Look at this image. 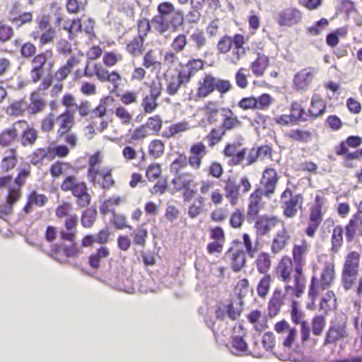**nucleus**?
I'll list each match as a JSON object with an SVG mask.
<instances>
[{
    "instance_id": "5701e85b",
    "label": "nucleus",
    "mask_w": 362,
    "mask_h": 362,
    "mask_svg": "<svg viewBox=\"0 0 362 362\" xmlns=\"http://www.w3.org/2000/svg\"><path fill=\"white\" fill-rule=\"evenodd\" d=\"M324 100L317 95H315L311 101V107L308 111L309 117L316 118L323 115L325 111Z\"/></svg>"
},
{
    "instance_id": "aec40b11",
    "label": "nucleus",
    "mask_w": 362,
    "mask_h": 362,
    "mask_svg": "<svg viewBox=\"0 0 362 362\" xmlns=\"http://www.w3.org/2000/svg\"><path fill=\"white\" fill-rule=\"evenodd\" d=\"M30 37L34 40H39V45L41 46L52 43L57 37V32L52 28L49 30L40 33V31H33Z\"/></svg>"
},
{
    "instance_id": "37998d69",
    "label": "nucleus",
    "mask_w": 362,
    "mask_h": 362,
    "mask_svg": "<svg viewBox=\"0 0 362 362\" xmlns=\"http://www.w3.org/2000/svg\"><path fill=\"white\" fill-rule=\"evenodd\" d=\"M259 209L260 202H259L257 199L252 201L250 200L248 210L246 216V218L248 222L251 223L258 218L257 215L259 214Z\"/></svg>"
},
{
    "instance_id": "a18cd8bd",
    "label": "nucleus",
    "mask_w": 362,
    "mask_h": 362,
    "mask_svg": "<svg viewBox=\"0 0 362 362\" xmlns=\"http://www.w3.org/2000/svg\"><path fill=\"white\" fill-rule=\"evenodd\" d=\"M69 153V149L65 145H59L57 146L49 147L50 160L53 159L56 156L59 158H64L68 156Z\"/></svg>"
},
{
    "instance_id": "680f3d73",
    "label": "nucleus",
    "mask_w": 362,
    "mask_h": 362,
    "mask_svg": "<svg viewBox=\"0 0 362 362\" xmlns=\"http://www.w3.org/2000/svg\"><path fill=\"white\" fill-rule=\"evenodd\" d=\"M188 129H189V125L186 122L172 124L169 127L170 136H175L176 134L186 132Z\"/></svg>"
},
{
    "instance_id": "864d4df0",
    "label": "nucleus",
    "mask_w": 362,
    "mask_h": 362,
    "mask_svg": "<svg viewBox=\"0 0 362 362\" xmlns=\"http://www.w3.org/2000/svg\"><path fill=\"white\" fill-rule=\"evenodd\" d=\"M231 87L232 86L229 81L216 78L214 90H216L221 95L228 92Z\"/></svg>"
},
{
    "instance_id": "6e6d98bb",
    "label": "nucleus",
    "mask_w": 362,
    "mask_h": 362,
    "mask_svg": "<svg viewBox=\"0 0 362 362\" xmlns=\"http://www.w3.org/2000/svg\"><path fill=\"white\" fill-rule=\"evenodd\" d=\"M16 161L17 159L15 155V151L12 149L10 151V155L3 159L1 166L4 170H9L15 167Z\"/></svg>"
},
{
    "instance_id": "052dcab7",
    "label": "nucleus",
    "mask_w": 362,
    "mask_h": 362,
    "mask_svg": "<svg viewBox=\"0 0 362 362\" xmlns=\"http://www.w3.org/2000/svg\"><path fill=\"white\" fill-rule=\"evenodd\" d=\"M245 54V48L233 47L230 54L228 56V60L233 64H238L242 57Z\"/></svg>"
},
{
    "instance_id": "b1692460",
    "label": "nucleus",
    "mask_w": 362,
    "mask_h": 362,
    "mask_svg": "<svg viewBox=\"0 0 362 362\" xmlns=\"http://www.w3.org/2000/svg\"><path fill=\"white\" fill-rule=\"evenodd\" d=\"M290 239V235L288 232L283 228L281 230H279L276 237L274 238L272 245V250L274 253H278L286 246L287 241Z\"/></svg>"
},
{
    "instance_id": "4be33fe9",
    "label": "nucleus",
    "mask_w": 362,
    "mask_h": 362,
    "mask_svg": "<svg viewBox=\"0 0 362 362\" xmlns=\"http://www.w3.org/2000/svg\"><path fill=\"white\" fill-rule=\"evenodd\" d=\"M239 192L240 185L237 184L235 181L228 179L226 182L225 193L226 198L233 206H235L238 202Z\"/></svg>"
},
{
    "instance_id": "0e129e2a",
    "label": "nucleus",
    "mask_w": 362,
    "mask_h": 362,
    "mask_svg": "<svg viewBox=\"0 0 362 362\" xmlns=\"http://www.w3.org/2000/svg\"><path fill=\"white\" fill-rule=\"evenodd\" d=\"M7 115L11 116H19L23 112V103L16 101L9 105L6 110Z\"/></svg>"
},
{
    "instance_id": "e2e57ef3",
    "label": "nucleus",
    "mask_w": 362,
    "mask_h": 362,
    "mask_svg": "<svg viewBox=\"0 0 362 362\" xmlns=\"http://www.w3.org/2000/svg\"><path fill=\"white\" fill-rule=\"evenodd\" d=\"M242 137L240 136L237 142L228 144L223 150V154L227 157L233 158L234 156L236 154L238 147L242 146Z\"/></svg>"
},
{
    "instance_id": "ddd939ff",
    "label": "nucleus",
    "mask_w": 362,
    "mask_h": 362,
    "mask_svg": "<svg viewBox=\"0 0 362 362\" xmlns=\"http://www.w3.org/2000/svg\"><path fill=\"white\" fill-rule=\"evenodd\" d=\"M57 123L59 124V129L57 132L59 137H63L69 133L74 124V117L69 110L59 115L56 119Z\"/></svg>"
},
{
    "instance_id": "412c9836",
    "label": "nucleus",
    "mask_w": 362,
    "mask_h": 362,
    "mask_svg": "<svg viewBox=\"0 0 362 362\" xmlns=\"http://www.w3.org/2000/svg\"><path fill=\"white\" fill-rule=\"evenodd\" d=\"M360 259L361 255L358 252H350L345 258L342 270L359 273Z\"/></svg>"
},
{
    "instance_id": "8fccbe9b",
    "label": "nucleus",
    "mask_w": 362,
    "mask_h": 362,
    "mask_svg": "<svg viewBox=\"0 0 362 362\" xmlns=\"http://www.w3.org/2000/svg\"><path fill=\"white\" fill-rule=\"evenodd\" d=\"M271 281L269 275H265L259 281L257 286V293L260 297H264L269 291Z\"/></svg>"
},
{
    "instance_id": "cd10ccee",
    "label": "nucleus",
    "mask_w": 362,
    "mask_h": 362,
    "mask_svg": "<svg viewBox=\"0 0 362 362\" xmlns=\"http://www.w3.org/2000/svg\"><path fill=\"white\" fill-rule=\"evenodd\" d=\"M268 62L269 59L267 57H266L264 54H259L255 62H252L251 65L252 73L256 76H262L264 73V70L268 66Z\"/></svg>"
},
{
    "instance_id": "774afa93",
    "label": "nucleus",
    "mask_w": 362,
    "mask_h": 362,
    "mask_svg": "<svg viewBox=\"0 0 362 362\" xmlns=\"http://www.w3.org/2000/svg\"><path fill=\"white\" fill-rule=\"evenodd\" d=\"M30 202L38 206H43L48 201L47 197L44 194H39L33 192L28 197Z\"/></svg>"
},
{
    "instance_id": "7ed1b4c3",
    "label": "nucleus",
    "mask_w": 362,
    "mask_h": 362,
    "mask_svg": "<svg viewBox=\"0 0 362 362\" xmlns=\"http://www.w3.org/2000/svg\"><path fill=\"white\" fill-rule=\"evenodd\" d=\"M334 265L331 263L326 264L321 274L320 281L318 285L315 284V277L312 278L309 296L313 300L315 299L320 295L321 291L327 290L331 286L334 282Z\"/></svg>"
},
{
    "instance_id": "49530a36",
    "label": "nucleus",
    "mask_w": 362,
    "mask_h": 362,
    "mask_svg": "<svg viewBox=\"0 0 362 362\" xmlns=\"http://www.w3.org/2000/svg\"><path fill=\"white\" fill-rule=\"evenodd\" d=\"M45 158L50 160L49 148L47 150L45 148H37L30 155V162L34 165H37Z\"/></svg>"
},
{
    "instance_id": "79ce46f5",
    "label": "nucleus",
    "mask_w": 362,
    "mask_h": 362,
    "mask_svg": "<svg viewBox=\"0 0 362 362\" xmlns=\"http://www.w3.org/2000/svg\"><path fill=\"white\" fill-rule=\"evenodd\" d=\"M185 78L181 76V74L179 73L178 76L176 78H173L169 83L167 87V92L170 95H175L182 85H185L188 81H185Z\"/></svg>"
},
{
    "instance_id": "f8f14e48",
    "label": "nucleus",
    "mask_w": 362,
    "mask_h": 362,
    "mask_svg": "<svg viewBox=\"0 0 362 362\" xmlns=\"http://www.w3.org/2000/svg\"><path fill=\"white\" fill-rule=\"evenodd\" d=\"M278 222L279 220L276 216L266 215L259 216L255 223L257 234L260 236L267 234Z\"/></svg>"
},
{
    "instance_id": "39448f33",
    "label": "nucleus",
    "mask_w": 362,
    "mask_h": 362,
    "mask_svg": "<svg viewBox=\"0 0 362 362\" xmlns=\"http://www.w3.org/2000/svg\"><path fill=\"white\" fill-rule=\"evenodd\" d=\"M207 148L202 142H197L192 144L189 148V156L188 163L189 166L197 170L201 168L202 159L207 154Z\"/></svg>"
},
{
    "instance_id": "3c124183",
    "label": "nucleus",
    "mask_w": 362,
    "mask_h": 362,
    "mask_svg": "<svg viewBox=\"0 0 362 362\" xmlns=\"http://www.w3.org/2000/svg\"><path fill=\"white\" fill-rule=\"evenodd\" d=\"M233 45L232 37L225 36L217 44V49L221 54H226L231 49Z\"/></svg>"
},
{
    "instance_id": "603ef678",
    "label": "nucleus",
    "mask_w": 362,
    "mask_h": 362,
    "mask_svg": "<svg viewBox=\"0 0 362 362\" xmlns=\"http://www.w3.org/2000/svg\"><path fill=\"white\" fill-rule=\"evenodd\" d=\"M144 126H146V129L148 128L157 133L162 127V119L158 115L150 117Z\"/></svg>"
},
{
    "instance_id": "c85d7f7f",
    "label": "nucleus",
    "mask_w": 362,
    "mask_h": 362,
    "mask_svg": "<svg viewBox=\"0 0 362 362\" xmlns=\"http://www.w3.org/2000/svg\"><path fill=\"white\" fill-rule=\"evenodd\" d=\"M99 162V153H95L93 156H90L88 160V164L90 165V168L88 172V177L90 181L93 184V185H96V184H100V180H98V175L99 174V170L95 168L96 165Z\"/></svg>"
},
{
    "instance_id": "473e14b6",
    "label": "nucleus",
    "mask_w": 362,
    "mask_h": 362,
    "mask_svg": "<svg viewBox=\"0 0 362 362\" xmlns=\"http://www.w3.org/2000/svg\"><path fill=\"white\" fill-rule=\"evenodd\" d=\"M231 267L234 272H238L242 269L245 264V255L241 250L233 252L231 257Z\"/></svg>"
},
{
    "instance_id": "7c9ffc66",
    "label": "nucleus",
    "mask_w": 362,
    "mask_h": 362,
    "mask_svg": "<svg viewBox=\"0 0 362 362\" xmlns=\"http://www.w3.org/2000/svg\"><path fill=\"white\" fill-rule=\"evenodd\" d=\"M291 116L296 122L308 121L309 117L308 112H306L301 105L297 102L292 103Z\"/></svg>"
},
{
    "instance_id": "e433bc0d",
    "label": "nucleus",
    "mask_w": 362,
    "mask_h": 362,
    "mask_svg": "<svg viewBox=\"0 0 362 362\" xmlns=\"http://www.w3.org/2000/svg\"><path fill=\"white\" fill-rule=\"evenodd\" d=\"M287 136L295 141L305 143L310 141L313 138L312 132L302 129L291 130Z\"/></svg>"
},
{
    "instance_id": "4d7b16f0",
    "label": "nucleus",
    "mask_w": 362,
    "mask_h": 362,
    "mask_svg": "<svg viewBox=\"0 0 362 362\" xmlns=\"http://www.w3.org/2000/svg\"><path fill=\"white\" fill-rule=\"evenodd\" d=\"M112 222L117 229L132 228L131 226L127 224V218L122 214H114Z\"/></svg>"
},
{
    "instance_id": "09e8293b",
    "label": "nucleus",
    "mask_w": 362,
    "mask_h": 362,
    "mask_svg": "<svg viewBox=\"0 0 362 362\" xmlns=\"http://www.w3.org/2000/svg\"><path fill=\"white\" fill-rule=\"evenodd\" d=\"M96 211L95 210L87 209L82 215L81 223L86 228H90L95 219Z\"/></svg>"
},
{
    "instance_id": "f3484780",
    "label": "nucleus",
    "mask_w": 362,
    "mask_h": 362,
    "mask_svg": "<svg viewBox=\"0 0 362 362\" xmlns=\"http://www.w3.org/2000/svg\"><path fill=\"white\" fill-rule=\"evenodd\" d=\"M46 107L44 98L38 91L33 92L30 95V103L28 106V112L30 115H36L42 112Z\"/></svg>"
},
{
    "instance_id": "9b49d317",
    "label": "nucleus",
    "mask_w": 362,
    "mask_h": 362,
    "mask_svg": "<svg viewBox=\"0 0 362 362\" xmlns=\"http://www.w3.org/2000/svg\"><path fill=\"white\" fill-rule=\"evenodd\" d=\"M358 284L357 293H362V276L359 277V273L342 270L341 284L345 290L351 289L356 284Z\"/></svg>"
},
{
    "instance_id": "393cba45",
    "label": "nucleus",
    "mask_w": 362,
    "mask_h": 362,
    "mask_svg": "<svg viewBox=\"0 0 362 362\" xmlns=\"http://www.w3.org/2000/svg\"><path fill=\"white\" fill-rule=\"evenodd\" d=\"M18 127H16V122L10 128L4 129L0 134V145L7 146L11 145L18 137Z\"/></svg>"
},
{
    "instance_id": "a211bd4d",
    "label": "nucleus",
    "mask_w": 362,
    "mask_h": 362,
    "mask_svg": "<svg viewBox=\"0 0 362 362\" xmlns=\"http://www.w3.org/2000/svg\"><path fill=\"white\" fill-rule=\"evenodd\" d=\"M204 66V62L201 59H192L188 62L180 74L181 76L185 78V81H189L191 78L199 70L202 69Z\"/></svg>"
},
{
    "instance_id": "4468645a",
    "label": "nucleus",
    "mask_w": 362,
    "mask_h": 362,
    "mask_svg": "<svg viewBox=\"0 0 362 362\" xmlns=\"http://www.w3.org/2000/svg\"><path fill=\"white\" fill-rule=\"evenodd\" d=\"M347 336L348 333L345 325H334L329 328L325 340V344H334Z\"/></svg>"
},
{
    "instance_id": "c756f323",
    "label": "nucleus",
    "mask_w": 362,
    "mask_h": 362,
    "mask_svg": "<svg viewBox=\"0 0 362 362\" xmlns=\"http://www.w3.org/2000/svg\"><path fill=\"white\" fill-rule=\"evenodd\" d=\"M344 228L341 226H337L334 228L332 235V251L337 253L343 244Z\"/></svg>"
},
{
    "instance_id": "72a5a7b5",
    "label": "nucleus",
    "mask_w": 362,
    "mask_h": 362,
    "mask_svg": "<svg viewBox=\"0 0 362 362\" xmlns=\"http://www.w3.org/2000/svg\"><path fill=\"white\" fill-rule=\"evenodd\" d=\"M110 255V251L107 247H100L95 254L89 257V264L93 269H98L100 267V260L107 257Z\"/></svg>"
},
{
    "instance_id": "6e6552de",
    "label": "nucleus",
    "mask_w": 362,
    "mask_h": 362,
    "mask_svg": "<svg viewBox=\"0 0 362 362\" xmlns=\"http://www.w3.org/2000/svg\"><path fill=\"white\" fill-rule=\"evenodd\" d=\"M317 74V70L309 67L298 72L293 79V83L296 89L305 90L308 88L313 78Z\"/></svg>"
},
{
    "instance_id": "423d86ee",
    "label": "nucleus",
    "mask_w": 362,
    "mask_h": 362,
    "mask_svg": "<svg viewBox=\"0 0 362 362\" xmlns=\"http://www.w3.org/2000/svg\"><path fill=\"white\" fill-rule=\"evenodd\" d=\"M293 267V263L290 257H283L276 268V276L286 284V286L287 285L293 286V276H291Z\"/></svg>"
},
{
    "instance_id": "bf43d9fd",
    "label": "nucleus",
    "mask_w": 362,
    "mask_h": 362,
    "mask_svg": "<svg viewBox=\"0 0 362 362\" xmlns=\"http://www.w3.org/2000/svg\"><path fill=\"white\" fill-rule=\"evenodd\" d=\"M187 36L184 34L177 35L172 43L173 49L177 52H182L187 45Z\"/></svg>"
},
{
    "instance_id": "69168bd1",
    "label": "nucleus",
    "mask_w": 362,
    "mask_h": 362,
    "mask_svg": "<svg viewBox=\"0 0 362 362\" xmlns=\"http://www.w3.org/2000/svg\"><path fill=\"white\" fill-rule=\"evenodd\" d=\"M328 21L326 18H322L317 21L314 25L310 27L308 30L313 35H318L322 30L328 25Z\"/></svg>"
},
{
    "instance_id": "ea45409f",
    "label": "nucleus",
    "mask_w": 362,
    "mask_h": 362,
    "mask_svg": "<svg viewBox=\"0 0 362 362\" xmlns=\"http://www.w3.org/2000/svg\"><path fill=\"white\" fill-rule=\"evenodd\" d=\"M232 349L231 352L233 354L240 356L247 351V344L242 337L234 336L232 339Z\"/></svg>"
},
{
    "instance_id": "5fc2aeb1",
    "label": "nucleus",
    "mask_w": 362,
    "mask_h": 362,
    "mask_svg": "<svg viewBox=\"0 0 362 362\" xmlns=\"http://www.w3.org/2000/svg\"><path fill=\"white\" fill-rule=\"evenodd\" d=\"M325 321L323 316L319 315L314 317L312 326L313 333L316 336L320 335L325 327Z\"/></svg>"
},
{
    "instance_id": "58836bf2",
    "label": "nucleus",
    "mask_w": 362,
    "mask_h": 362,
    "mask_svg": "<svg viewBox=\"0 0 362 362\" xmlns=\"http://www.w3.org/2000/svg\"><path fill=\"white\" fill-rule=\"evenodd\" d=\"M257 270L261 274H266L271 267V259L269 254L261 252L256 260Z\"/></svg>"
},
{
    "instance_id": "2eb2a0df",
    "label": "nucleus",
    "mask_w": 362,
    "mask_h": 362,
    "mask_svg": "<svg viewBox=\"0 0 362 362\" xmlns=\"http://www.w3.org/2000/svg\"><path fill=\"white\" fill-rule=\"evenodd\" d=\"M221 115L223 117V122L221 127H223L226 132L228 130H233L242 126V122L236 116H234V114L230 109H223Z\"/></svg>"
},
{
    "instance_id": "13d9d810",
    "label": "nucleus",
    "mask_w": 362,
    "mask_h": 362,
    "mask_svg": "<svg viewBox=\"0 0 362 362\" xmlns=\"http://www.w3.org/2000/svg\"><path fill=\"white\" fill-rule=\"evenodd\" d=\"M191 41L197 49L202 48L206 42V37L202 32L196 31L190 35Z\"/></svg>"
},
{
    "instance_id": "6ab92c4d",
    "label": "nucleus",
    "mask_w": 362,
    "mask_h": 362,
    "mask_svg": "<svg viewBox=\"0 0 362 362\" xmlns=\"http://www.w3.org/2000/svg\"><path fill=\"white\" fill-rule=\"evenodd\" d=\"M76 199V204L80 208L88 207L91 202V196L88 192L87 185L84 183L72 194Z\"/></svg>"
},
{
    "instance_id": "20e7f679",
    "label": "nucleus",
    "mask_w": 362,
    "mask_h": 362,
    "mask_svg": "<svg viewBox=\"0 0 362 362\" xmlns=\"http://www.w3.org/2000/svg\"><path fill=\"white\" fill-rule=\"evenodd\" d=\"M303 197L301 194H293L292 191L287 188L281 195L280 203L284 209V214L288 218H293L298 209L301 208Z\"/></svg>"
},
{
    "instance_id": "338daca9",
    "label": "nucleus",
    "mask_w": 362,
    "mask_h": 362,
    "mask_svg": "<svg viewBox=\"0 0 362 362\" xmlns=\"http://www.w3.org/2000/svg\"><path fill=\"white\" fill-rule=\"evenodd\" d=\"M36 23L37 24L38 30L37 31H40V33L49 30V29H52V26L49 23V18L47 16L44 15L41 17H39L36 19Z\"/></svg>"
},
{
    "instance_id": "a19ab883",
    "label": "nucleus",
    "mask_w": 362,
    "mask_h": 362,
    "mask_svg": "<svg viewBox=\"0 0 362 362\" xmlns=\"http://www.w3.org/2000/svg\"><path fill=\"white\" fill-rule=\"evenodd\" d=\"M165 146L160 140H153L148 146V153L154 158H160L164 153Z\"/></svg>"
},
{
    "instance_id": "4c0bfd02",
    "label": "nucleus",
    "mask_w": 362,
    "mask_h": 362,
    "mask_svg": "<svg viewBox=\"0 0 362 362\" xmlns=\"http://www.w3.org/2000/svg\"><path fill=\"white\" fill-rule=\"evenodd\" d=\"M144 41V40L143 39V37L141 36H137L136 37L134 38L127 45V52L130 54L135 57L140 55L143 52L142 47Z\"/></svg>"
},
{
    "instance_id": "1a4fd4ad",
    "label": "nucleus",
    "mask_w": 362,
    "mask_h": 362,
    "mask_svg": "<svg viewBox=\"0 0 362 362\" xmlns=\"http://www.w3.org/2000/svg\"><path fill=\"white\" fill-rule=\"evenodd\" d=\"M16 127H18V132L22 131L21 144L23 146L33 145L37 139V132L30 127L28 123L25 120H18L16 122Z\"/></svg>"
},
{
    "instance_id": "2f4dec72",
    "label": "nucleus",
    "mask_w": 362,
    "mask_h": 362,
    "mask_svg": "<svg viewBox=\"0 0 362 362\" xmlns=\"http://www.w3.org/2000/svg\"><path fill=\"white\" fill-rule=\"evenodd\" d=\"M225 134V130L220 126L213 128L206 136V140L208 141L209 146L212 148L221 141Z\"/></svg>"
},
{
    "instance_id": "c9c22d12",
    "label": "nucleus",
    "mask_w": 362,
    "mask_h": 362,
    "mask_svg": "<svg viewBox=\"0 0 362 362\" xmlns=\"http://www.w3.org/2000/svg\"><path fill=\"white\" fill-rule=\"evenodd\" d=\"M85 182L80 181L75 176H68L62 182L61 189L64 192L71 191L74 193L78 187H80Z\"/></svg>"
},
{
    "instance_id": "c03bdc74",
    "label": "nucleus",
    "mask_w": 362,
    "mask_h": 362,
    "mask_svg": "<svg viewBox=\"0 0 362 362\" xmlns=\"http://www.w3.org/2000/svg\"><path fill=\"white\" fill-rule=\"evenodd\" d=\"M101 177L103 181H100V185L103 189H109L111 188L114 184L115 181L112 178L111 171L110 170H102L99 171V174L98 175V177Z\"/></svg>"
},
{
    "instance_id": "f257e3e1",
    "label": "nucleus",
    "mask_w": 362,
    "mask_h": 362,
    "mask_svg": "<svg viewBox=\"0 0 362 362\" xmlns=\"http://www.w3.org/2000/svg\"><path fill=\"white\" fill-rule=\"evenodd\" d=\"M158 15L151 20V25L160 34L166 32H175L183 23L182 11H175L170 2H163L158 6Z\"/></svg>"
},
{
    "instance_id": "f704fd0d",
    "label": "nucleus",
    "mask_w": 362,
    "mask_h": 362,
    "mask_svg": "<svg viewBox=\"0 0 362 362\" xmlns=\"http://www.w3.org/2000/svg\"><path fill=\"white\" fill-rule=\"evenodd\" d=\"M145 223L140 225L132 234L135 245L144 247L148 237V230L144 228Z\"/></svg>"
},
{
    "instance_id": "de8ad7c7",
    "label": "nucleus",
    "mask_w": 362,
    "mask_h": 362,
    "mask_svg": "<svg viewBox=\"0 0 362 362\" xmlns=\"http://www.w3.org/2000/svg\"><path fill=\"white\" fill-rule=\"evenodd\" d=\"M158 99L146 95L144 98L141 106L146 113H152L158 106Z\"/></svg>"
},
{
    "instance_id": "f03ea898",
    "label": "nucleus",
    "mask_w": 362,
    "mask_h": 362,
    "mask_svg": "<svg viewBox=\"0 0 362 362\" xmlns=\"http://www.w3.org/2000/svg\"><path fill=\"white\" fill-rule=\"evenodd\" d=\"M308 251V246L303 243L301 245H295L292 255L294 263L293 286H285L286 293L299 298L303 293L305 286V277L303 273V267L305 264V255Z\"/></svg>"
},
{
    "instance_id": "0eeeda50",
    "label": "nucleus",
    "mask_w": 362,
    "mask_h": 362,
    "mask_svg": "<svg viewBox=\"0 0 362 362\" xmlns=\"http://www.w3.org/2000/svg\"><path fill=\"white\" fill-rule=\"evenodd\" d=\"M277 182V174L274 169L268 168L263 172L261 185L264 189V195L265 197L271 198L275 192Z\"/></svg>"
},
{
    "instance_id": "dca6fc26",
    "label": "nucleus",
    "mask_w": 362,
    "mask_h": 362,
    "mask_svg": "<svg viewBox=\"0 0 362 362\" xmlns=\"http://www.w3.org/2000/svg\"><path fill=\"white\" fill-rule=\"evenodd\" d=\"M216 77L211 74L206 75L202 81H199L197 88V96L206 98L214 91Z\"/></svg>"
},
{
    "instance_id": "9d476101",
    "label": "nucleus",
    "mask_w": 362,
    "mask_h": 362,
    "mask_svg": "<svg viewBox=\"0 0 362 362\" xmlns=\"http://www.w3.org/2000/svg\"><path fill=\"white\" fill-rule=\"evenodd\" d=\"M301 19L300 12L293 8H286L278 15V23L280 25L291 26L297 24Z\"/></svg>"
},
{
    "instance_id": "a878e982",
    "label": "nucleus",
    "mask_w": 362,
    "mask_h": 362,
    "mask_svg": "<svg viewBox=\"0 0 362 362\" xmlns=\"http://www.w3.org/2000/svg\"><path fill=\"white\" fill-rule=\"evenodd\" d=\"M194 181V176L189 173L177 175L172 180L175 188L180 191L182 189L189 188L191 183Z\"/></svg>"
},
{
    "instance_id": "bb28decb",
    "label": "nucleus",
    "mask_w": 362,
    "mask_h": 362,
    "mask_svg": "<svg viewBox=\"0 0 362 362\" xmlns=\"http://www.w3.org/2000/svg\"><path fill=\"white\" fill-rule=\"evenodd\" d=\"M358 221L359 219L356 216H353L345 227V236L347 242H352L356 235L361 234L359 230Z\"/></svg>"
}]
</instances>
